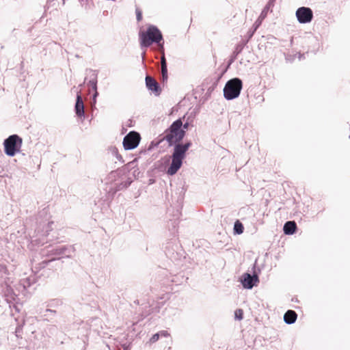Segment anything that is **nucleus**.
Masks as SVG:
<instances>
[{"instance_id":"nucleus-1","label":"nucleus","mask_w":350,"mask_h":350,"mask_svg":"<svg viewBox=\"0 0 350 350\" xmlns=\"http://www.w3.org/2000/svg\"><path fill=\"white\" fill-rule=\"evenodd\" d=\"M141 47H149L153 43L157 46L159 53L164 51V41L161 31L154 25L148 27L146 31L139 33Z\"/></svg>"},{"instance_id":"nucleus-2","label":"nucleus","mask_w":350,"mask_h":350,"mask_svg":"<svg viewBox=\"0 0 350 350\" xmlns=\"http://www.w3.org/2000/svg\"><path fill=\"white\" fill-rule=\"evenodd\" d=\"M191 142L189 141L185 144L178 142L173 145L174 151L172 154V162L167 170L168 175H174L181 167L183 161L186 157V152L191 146Z\"/></svg>"},{"instance_id":"nucleus-3","label":"nucleus","mask_w":350,"mask_h":350,"mask_svg":"<svg viewBox=\"0 0 350 350\" xmlns=\"http://www.w3.org/2000/svg\"><path fill=\"white\" fill-rule=\"evenodd\" d=\"M183 121L181 118H178L165 131L163 139H165L169 146L180 142L185 136V131L182 129Z\"/></svg>"},{"instance_id":"nucleus-4","label":"nucleus","mask_w":350,"mask_h":350,"mask_svg":"<svg viewBox=\"0 0 350 350\" xmlns=\"http://www.w3.org/2000/svg\"><path fill=\"white\" fill-rule=\"evenodd\" d=\"M243 88L242 80L238 77L228 80L224 88V96L228 100H231L239 96Z\"/></svg>"},{"instance_id":"nucleus-5","label":"nucleus","mask_w":350,"mask_h":350,"mask_svg":"<svg viewBox=\"0 0 350 350\" xmlns=\"http://www.w3.org/2000/svg\"><path fill=\"white\" fill-rule=\"evenodd\" d=\"M22 139L17 135H12L4 140V151L9 157H14L20 151Z\"/></svg>"},{"instance_id":"nucleus-6","label":"nucleus","mask_w":350,"mask_h":350,"mask_svg":"<svg viewBox=\"0 0 350 350\" xmlns=\"http://www.w3.org/2000/svg\"><path fill=\"white\" fill-rule=\"evenodd\" d=\"M140 139L141 137L139 133L134 131H131L123 139V147L125 150H133L137 147Z\"/></svg>"},{"instance_id":"nucleus-7","label":"nucleus","mask_w":350,"mask_h":350,"mask_svg":"<svg viewBox=\"0 0 350 350\" xmlns=\"http://www.w3.org/2000/svg\"><path fill=\"white\" fill-rule=\"evenodd\" d=\"M295 15L299 23L301 24L310 23L313 18L312 10L308 7L299 8Z\"/></svg>"},{"instance_id":"nucleus-8","label":"nucleus","mask_w":350,"mask_h":350,"mask_svg":"<svg viewBox=\"0 0 350 350\" xmlns=\"http://www.w3.org/2000/svg\"><path fill=\"white\" fill-rule=\"evenodd\" d=\"M258 282V276L256 273L252 275L249 273H245L241 278V283L243 288L246 289H252Z\"/></svg>"},{"instance_id":"nucleus-9","label":"nucleus","mask_w":350,"mask_h":350,"mask_svg":"<svg viewBox=\"0 0 350 350\" xmlns=\"http://www.w3.org/2000/svg\"><path fill=\"white\" fill-rule=\"evenodd\" d=\"M72 251L73 248L72 247L58 245L51 247V249L48 250V252H50L52 255L55 256L65 255L66 257H70V253Z\"/></svg>"},{"instance_id":"nucleus-10","label":"nucleus","mask_w":350,"mask_h":350,"mask_svg":"<svg viewBox=\"0 0 350 350\" xmlns=\"http://www.w3.org/2000/svg\"><path fill=\"white\" fill-rule=\"evenodd\" d=\"M276 0H269L262 11L261 12L259 17L254 23V31H256L259 26L261 25L262 21L267 17L268 12L273 7Z\"/></svg>"},{"instance_id":"nucleus-11","label":"nucleus","mask_w":350,"mask_h":350,"mask_svg":"<svg viewBox=\"0 0 350 350\" xmlns=\"http://www.w3.org/2000/svg\"><path fill=\"white\" fill-rule=\"evenodd\" d=\"M89 71L91 73V75L88 85H90L92 90L94 91L92 98V105L94 106L96 102V97L98 95L97 92V73L95 70H90Z\"/></svg>"},{"instance_id":"nucleus-12","label":"nucleus","mask_w":350,"mask_h":350,"mask_svg":"<svg viewBox=\"0 0 350 350\" xmlns=\"http://www.w3.org/2000/svg\"><path fill=\"white\" fill-rule=\"evenodd\" d=\"M146 85L149 90L152 91L156 95L161 93V88L159 83L152 77L147 75L146 77Z\"/></svg>"},{"instance_id":"nucleus-13","label":"nucleus","mask_w":350,"mask_h":350,"mask_svg":"<svg viewBox=\"0 0 350 350\" xmlns=\"http://www.w3.org/2000/svg\"><path fill=\"white\" fill-rule=\"evenodd\" d=\"M75 111L77 116L81 118L84 117V105L83 102V99L80 92L77 93L76 103L75 106Z\"/></svg>"},{"instance_id":"nucleus-14","label":"nucleus","mask_w":350,"mask_h":350,"mask_svg":"<svg viewBox=\"0 0 350 350\" xmlns=\"http://www.w3.org/2000/svg\"><path fill=\"white\" fill-rule=\"evenodd\" d=\"M297 230V224L294 221H286L283 227V231L285 234L292 235Z\"/></svg>"},{"instance_id":"nucleus-15","label":"nucleus","mask_w":350,"mask_h":350,"mask_svg":"<svg viewBox=\"0 0 350 350\" xmlns=\"http://www.w3.org/2000/svg\"><path fill=\"white\" fill-rule=\"evenodd\" d=\"M161 55V77L163 81L167 80V62L165 57V52L160 53Z\"/></svg>"},{"instance_id":"nucleus-16","label":"nucleus","mask_w":350,"mask_h":350,"mask_svg":"<svg viewBox=\"0 0 350 350\" xmlns=\"http://www.w3.org/2000/svg\"><path fill=\"white\" fill-rule=\"evenodd\" d=\"M297 314L294 310H288L284 315V321L286 324L294 323L297 320Z\"/></svg>"},{"instance_id":"nucleus-17","label":"nucleus","mask_w":350,"mask_h":350,"mask_svg":"<svg viewBox=\"0 0 350 350\" xmlns=\"http://www.w3.org/2000/svg\"><path fill=\"white\" fill-rule=\"evenodd\" d=\"M243 49V44H239L236 46L235 47V49L234 51H233L230 59H229V62H228V66H230V64H232L234 61L235 59H237V55L241 53L242 50Z\"/></svg>"},{"instance_id":"nucleus-18","label":"nucleus","mask_w":350,"mask_h":350,"mask_svg":"<svg viewBox=\"0 0 350 350\" xmlns=\"http://www.w3.org/2000/svg\"><path fill=\"white\" fill-rule=\"evenodd\" d=\"M244 227L243 224L239 221L237 220L234 224L233 231L234 234H241L243 232Z\"/></svg>"},{"instance_id":"nucleus-19","label":"nucleus","mask_w":350,"mask_h":350,"mask_svg":"<svg viewBox=\"0 0 350 350\" xmlns=\"http://www.w3.org/2000/svg\"><path fill=\"white\" fill-rule=\"evenodd\" d=\"M33 283H34V280L30 278H23L21 280V284L23 286L24 288L29 287Z\"/></svg>"},{"instance_id":"nucleus-20","label":"nucleus","mask_w":350,"mask_h":350,"mask_svg":"<svg viewBox=\"0 0 350 350\" xmlns=\"http://www.w3.org/2000/svg\"><path fill=\"white\" fill-rule=\"evenodd\" d=\"M0 275L1 277L9 275V271L4 264H0Z\"/></svg>"},{"instance_id":"nucleus-21","label":"nucleus","mask_w":350,"mask_h":350,"mask_svg":"<svg viewBox=\"0 0 350 350\" xmlns=\"http://www.w3.org/2000/svg\"><path fill=\"white\" fill-rule=\"evenodd\" d=\"M235 319L237 320H242L243 318V312L241 309H237L234 312Z\"/></svg>"},{"instance_id":"nucleus-22","label":"nucleus","mask_w":350,"mask_h":350,"mask_svg":"<svg viewBox=\"0 0 350 350\" xmlns=\"http://www.w3.org/2000/svg\"><path fill=\"white\" fill-rule=\"evenodd\" d=\"M62 304V301L59 299H53L50 301V303L48 304V306L54 307L57 306H59Z\"/></svg>"},{"instance_id":"nucleus-23","label":"nucleus","mask_w":350,"mask_h":350,"mask_svg":"<svg viewBox=\"0 0 350 350\" xmlns=\"http://www.w3.org/2000/svg\"><path fill=\"white\" fill-rule=\"evenodd\" d=\"M159 337H160V334L158 333H156L154 334L150 339V343H154L155 342H157L159 339Z\"/></svg>"},{"instance_id":"nucleus-24","label":"nucleus","mask_w":350,"mask_h":350,"mask_svg":"<svg viewBox=\"0 0 350 350\" xmlns=\"http://www.w3.org/2000/svg\"><path fill=\"white\" fill-rule=\"evenodd\" d=\"M55 0H48L46 5L44 6V12L52 5L53 3L55 2Z\"/></svg>"},{"instance_id":"nucleus-25","label":"nucleus","mask_w":350,"mask_h":350,"mask_svg":"<svg viewBox=\"0 0 350 350\" xmlns=\"http://www.w3.org/2000/svg\"><path fill=\"white\" fill-rule=\"evenodd\" d=\"M159 334H160V336L163 337H168L170 336L168 332L165 330L161 331L159 332Z\"/></svg>"},{"instance_id":"nucleus-26","label":"nucleus","mask_w":350,"mask_h":350,"mask_svg":"<svg viewBox=\"0 0 350 350\" xmlns=\"http://www.w3.org/2000/svg\"><path fill=\"white\" fill-rule=\"evenodd\" d=\"M114 154H116V159H117L118 161H120V162H122V163H124V160H123V159H122V157L120 154H118V153L117 152V151H115V152H114Z\"/></svg>"},{"instance_id":"nucleus-27","label":"nucleus","mask_w":350,"mask_h":350,"mask_svg":"<svg viewBox=\"0 0 350 350\" xmlns=\"http://www.w3.org/2000/svg\"><path fill=\"white\" fill-rule=\"evenodd\" d=\"M136 18L137 21H140L142 18V13L139 10L136 11Z\"/></svg>"},{"instance_id":"nucleus-28","label":"nucleus","mask_w":350,"mask_h":350,"mask_svg":"<svg viewBox=\"0 0 350 350\" xmlns=\"http://www.w3.org/2000/svg\"><path fill=\"white\" fill-rule=\"evenodd\" d=\"M254 27H255V26H254V25H253V29H252V30H250V31L248 32V34H249V38H251L253 36V35H254V32L256 31H254Z\"/></svg>"},{"instance_id":"nucleus-29","label":"nucleus","mask_w":350,"mask_h":350,"mask_svg":"<svg viewBox=\"0 0 350 350\" xmlns=\"http://www.w3.org/2000/svg\"><path fill=\"white\" fill-rule=\"evenodd\" d=\"M189 128V123L185 122V124L183 123V127L182 129H184V131H186V130Z\"/></svg>"},{"instance_id":"nucleus-30","label":"nucleus","mask_w":350,"mask_h":350,"mask_svg":"<svg viewBox=\"0 0 350 350\" xmlns=\"http://www.w3.org/2000/svg\"><path fill=\"white\" fill-rule=\"evenodd\" d=\"M46 312H50V313H52V314H55L56 311L53 310H51V309H46Z\"/></svg>"},{"instance_id":"nucleus-31","label":"nucleus","mask_w":350,"mask_h":350,"mask_svg":"<svg viewBox=\"0 0 350 350\" xmlns=\"http://www.w3.org/2000/svg\"><path fill=\"white\" fill-rule=\"evenodd\" d=\"M131 185V181L128 182V183H125L124 185V187H127L128 186H129Z\"/></svg>"},{"instance_id":"nucleus-32","label":"nucleus","mask_w":350,"mask_h":350,"mask_svg":"<svg viewBox=\"0 0 350 350\" xmlns=\"http://www.w3.org/2000/svg\"><path fill=\"white\" fill-rule=\"evenodd\" d=\"M53 224V222H51V224ZM50 224L51 223H48V226H47V228L46 230V232H47L49 230V228H50Z\"/></svg>"},{"instance_id":"nucleus-33","label":"nucleus","mask_w":350,"mask_h":350,"mask_svg":"<svg viewBox=\"0 0 350 350\" xmlns=\"http://www.w3.org/2000/svg\"><path fill=\"white\" fill-rule=\"evenodd\" d=\"M298 55H299V57H299V59H301L303 57L304 54H301L300 53H298Z\"/></svg>"},{"instance_id":"nucleus-34","label":"nucleus","mask_w":350,"mask_h":350,"mask_svg":"<svg viewBox=\"0 0 350 350\" xmlns=\"http://www.w3.org/2000/svg\"><path fill=\"white\" fill-rule=\"evenodd\" d=\"M142 59L144 60V58H145V52H144L142 54Z\"/></svg>"},{"instance_id":"nucleus-35","label":"nucleus","mask_w":350,"mask_h":350,"mask_svg":"<svg viewBox=\"0 0 350 350\" xmlns=\"http://www.w3.org/2000/svg\"><path fill=\"white\" fill-rule=\"evenodd\" d=\"M42 263L44 264L43 267H44L46 265H47L48 262L47 261H43Z\"/></svg>"},{"instance_id":"nucleus-36","label":"nucleus","mask_w":350,"mask_h":350,"mask_svg":"<svg viewBox=\"0 0 350 350\" xmlns=\"http://www.w3.org/2000/svg\"><path fill=\"white\" fill-rule=\"evenodd\" d=\"M64 3H65V0H63V4H64Z\"/></svg>"}]
</instances>
